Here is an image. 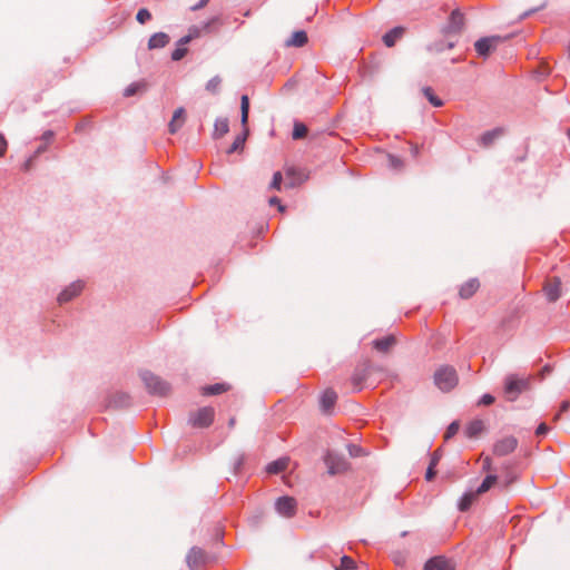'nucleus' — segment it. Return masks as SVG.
Wrapping results in <instances>:
<instances>
[{
  "mask_svg": "<svg viewBox=\"0 0 570 570\" xmlns=\"http://www.w3.org/2000/svg\"><path fill=\"white\" fill-rule=\"evenodd\" d=\"M248 112H249V99H248V96L243 95L240 98V122L243 126V131L235 137L233 144L227 149V154H234V153L243 149L246 138L248 136V128H247Z\"/></svg>",
  "mask_w": 570,
  "mask_h": 570,
  "instance_id": "f257e3e1",
  "label": "nucleus"
},
{
  "mask_svg": "<svg viewBox=\"0 0 570 570\" xmlns=\"http://www.w3.org/2000/svg\"><path fill=\"white\" fill-rule=\"evenodd\" d=\"M459 377L454 367L441 366L434 373V384L442 392H449L458 385Z\"/></svg>",
  "mask_w": 570,
  "mask_h": 570,
  "instance_id": "f03ea898",
  "label": "nucleus"
},
{
  "mask_svg": "<svg viewBox=\"0 0 570 570\" xmlns=\"http://www.w3.org/2000/svg\"><path fill=\"white\" fill-rule=\"evenodd\" d=\"M140 376L142 382L145 383L146 389L151 394L164 396L170 390L169 384L167 382H165L159 376L153 374L149 371L141 372Z\"/></svg>",
  "mask_w": 570,
  "mask_h": 570,
  "instance_id": "7ed1b4c3",
  "label": "nucleus"
},
{
  "mask_svg": "<svg viewBox=\"0 0 570 570\" xmlns=\"http://www.w3.org/2000/svg\"><path fill=\"white\" fill-rule=\"evenodd\" d=\"M529 386L528 379L508 375L504 381V393L509 401H514Z\"/></svg>",
  "mask_w": 570,
  "mask_h": 570,
  "instance_id": "20e7f679",
  "label": "nucleus"
},
{
  "mask_svg": "<svg viewBox=\"0 0 570 570\" xmlns=\"http://www.w3.org/2000/svg\"><path fill=\"white\" fill-rule=\"evenodd\" d=\"M215 411L210 406H205L190 413L188 422L194 428H207L214 421Z\"/></svg>",
  "mask_w": 570,
  "mask_h": 570,
  "instance_id": "39448f33",
  "label": "nucleus"
},
{
  "mask_svg": "<svg viewBox=\"0 0 570 570\" xmlns=\"http://www.w3.org/2000/svg\"><path fill=\"white\" fill-rule=\"evenodd\" d=\"M503 41L500 36L483 37L475 41L474 48L479 56L488 57Z\"/></svg>",
  "mask_w": 570,
  "mask_h": 570,
  "instance_id": "423d86ee",
  "label": "nucleus"
},
{
  "mask_svg": "<svg viewBox=\"0 0 570 570\" xmlns=\"http://www.w3.org/2000/svg\"><path fill=\"white\" fill-rule=\"evenodd\" d=\"M324 461L327 466V472L331 475L342 473L348 468V462L345 460V458L334 452H327Z\"/></svg>",
  "mask_w": 570,
  "mask_h": 570,
  "instance_id": "0eeeda50",
  "label": "nucleus"
},
{
  "mask_svg": "<svg viewBox=\"0 0 570 570\" xmlns=\"http://www.w3.org/2000/svg\"><path fill=\"white\" fill-rule=\"evenodd\" d=\"M464 27V14L455 9L451 12L446 24L443 27L442 32L446 36L459 35Z\"/></svg>",
  "mask_w": 570,
  "mask_h": 570,
  "instance_id": "6e6552de",
  "label": "nucleus"
},
{
  "mask_svg": "<svg viewBox=\"0 0 570 570\" xmlns=\"http://www.w3.org/2000/svg\"><path fill=\"white\" fill-rule=\"evenodd\" d=\"M373 371L372 364L366 361L362 364H360L352 375V384L355 390L361 391L364 386V383L366 382L367 377Z\"/></svg>",
  "mask_w": 570,
  "mask_h": 570,
  "instance_id": "1a4fd4ad",
  "label": "nucleus"
},
{
  "mask_svg": "<svg viewBox=\"0 0 570 570\" xmlns=\"http://www.w3.org/2000/svg\"><path fill=\"white\" fill-rule=\"evenodd\" d=\"M297 503L292 497H281L275 502V510L285 518H292L296 513Z\"/></svg>",
  "mask_w": 570,
  "mask_h": 570,
  "instance_id": "9d476101",
  "label": "nucleus"
},
{
  "mask_svg": "<svg viewBox=\"0 0 570 570\" xmlns=\"http://www.w3.org/2000/svg\"><path fill=\"white\" fill-rule=\"evenodd\" d=\"M517 446L518 440L514 436H504L494 443L493 453L498 456H504L512 453Z\"/></svg>",
  "mask_w": 570,
  "mask_h": 570,
  "instance_id": "9b49d317",
  "label": "nucleus"
},
{
  "mask_svg": "<svg viewBox=\"0 0 570 570\" xmlns=\"http://www.w3.org/2000/svg\"><path fill=\"white\" fill-rule=\"evenodd\" d=\"M83 289V283L81 281H76L67 286L61 293L58 295V302L60 304L67 303L71 301L73 297L78 296Z\"/></svg>",
  "mask_w": 570,
  "mask_h": 570,
  "instance_id": "f8f14e48",
  "label": "nucleus"
},
{
  "mask_svg": "<svg viewBox=\"0 0 570 570\" xmlns=\"http://www.w3.org/2000/svg\"><path fill=\"white\" fill-rule=\"evenodd\" d=\"M214 24H220V20L218 17H214V18L209 19L208 21L204 22L202 24V27H197V26L190 27L188 29L187 36L190 37L191 40L196 39L202 35V32H210L212 27Z\"/></svg>",
  "mask_w": 570,
  "mask_h": 570,
  "instance_id": "ddd939ff",
  "label": "nucleus"
},
{
  "mask_svg": "<svg viewBox=\"0 0 570 570\" xmlns=\"http://www.w3.org/2000/svg\"><path fill=\"white\" fill-rule=\"evenodd\" d=\"M337 400V394L332 389H326L320 400L321 409L324 413H330Z\"/></svg>",
  "mask_w": 570,
  "mask_h": 570,
  "instance_id": "4468645a",
  "label": "nucleus"
},
{
  "mask_svg": "<svg viewBox=\"0 0 570 570\" xmlns=\"http://www.w3.org/2000/svg\"><path fill=\"white\" fill-rule=\"evenodd\" d=\"M205 560V553L200 548L194 547L189 550L186 561L190 569H198Z\"/></svg>",
  "mask_w": 570,
  "mask_h": 570,
  "instance_id": "2eb2a0df",
  "label": "nucleus"
},
{
  "mask_svg": "<svg viewBox=\"0 0 570 570\" xmlns=\"http://www.w3.org/2000/svg\"><path fill=\"white\" fill-rule=\"evenodd\" d=\"M544 293L550 302H556L561 295V282L559 278H553L544 286Z\"/></svg>",
  "mask_w": 570,
  "mask_h": 570,
  "instance_id": "dca6fc26",
  "label": "nucleus"
},
{
  "mask_svg": "<svg viewBox=\"0 0 570 570\" xmlns=\"http://www.w3.org/2000/svg\"><path fill=\"white\" fill-rule=\"evenodd\" d=\"M170 41V38L165 32H156L148 40V49H160L166 47Z\"/></svg>",
  "mask_w": 570,
  "mask_h": 570,
  "instance_id": "f3484780",
  "label": "nucleus"
},
{
  "mask_svg": "<svg viewBox=\"0 0 570 570\" xmlns=\"http://www.w3.org/2000/svg\"><path fill=\"white\" fill-rule=\"evenodd\" d=\"M424 570H451L449 568V560L444 557H433L430 558L425 564Z\"/></svg>",
  "mask_w": 570,
  "mask_h": 570,
  "instance_id": "a211bd4d",
  "label": "nucleus"
},
{
  "mask_svg": "<svg viewBox=\"0 0 570 570\" xmlns=\"http://www.w3.org/2000/svg\"><path fill=\"white\" fill-rule=\"evenodd\" d=\"M396 343V340L393 335H387L382 338H377L373 341V347L379 352L386 353L393 347Z\"/></svg>",
  "mask_w": 570,
  "mask_h": 570,
  "instance_id": "6ab92c4d",
  "label": "nucleus"
},
{
  "mask_svg": "<svg viewBox=\"0 0 570 570\" xmlns=\"http://www.w3.org/2000/svg\"><path fill=\"white\" fill-rule=\"evenodd\" d=\"M404 33V28L395 27L383 36V42L386 47L391 48L395 42L401 39Z\"/></svg>",
  "mask_w": 570,
  "mask_h": 570,
  "instance_id": "aec40b11",
  "label": "nucleus"
},
{
  "mask_svg": "<svg viewBox=\"0 0 570 570\" xmlns=\"http://www.w3.org/2000/svg\"><path fill=\"white\" fill-rule=\"evenodd\" d=\"M480 284L476 278L469 279L460 287V296L462 298H470L479 288Z\"/></svg>",
  "mask_w": 570,
  "mask_h": 570,
  "instance_id": "412c9836",
  "label": "nucleus"
},
{
  "mask_svg": "<svg viewBox=\"0 0 570 570\" xmlns=\"http://www.w3.org/2000/svg\"><path fill=\"white\" fill-rule=\"evenodd\" d=\"M184 115H185L184 108H178L175 110L173 118L168 126L170 134H175L180 129V127L184 124Z\"/></svg>",
  "mask_w": 570,
  "mask_h": 570,
  "instance_id": "4be33fe9",
  "label": "nucleus"
},
{
  "mask_svg": "<svg viewBox=\"0 0 570 570\" xmlns=\"http://www.w3.org/2000/svg\"><path fill=\"white\" fill-rule=\"evenodd\" d=\"M229 130V122L227 118H217L214 124V138H222Z\"/></svg>",
  "mask_w": 570,
  "mask_h": 570,
  "instance_id": "5701e85b",
  "label": "nucleus"
},
{
  "mask_svg": "<svg viewBox=\"0 0 570 570\" xmlns=\"http://www.w3.org/2000/svg\"><path fill=\"white\" fill-rule=\"evenodd\" d=\"M288 462H289L288 458H281L276 461L268 463L266 466V471L269 474H277L287 469Z\"/></svg>",
  "mask_w": 570,
  "mask_h": 570,
  "instance_id": "b1692460",
  "label": "nucleus"
},
{
  "mask_svg": "<svg viewBox=\"0 0 570 570\" xmlns=\"http://www.w3.org/2000/svg\"><path fill=\"white\" fill-rule=\"evenodd\" d=\"M479 494L474 491V492H465L459 500L458 502V509L461 511V512H465L470 509V507L472 505V503L474 502V500L476 499Z\"/></svg>",
  "mask_w": 570,
  "mask_h": 570,
  "instance_id": "393cba45",
  "label": "nucleus"
},
{
  "mask_svg": "<svg viewBox=\"0 0 570 570\" xmlns=\"http://www.w3.org/2000/svg\"><path fill=\"white\" fill-rule=\"evenodd\" d=\"M484 430V423L482 420H473L465 428V435L468 438H475Z\"/></svg>",
  "mask_w": 570,
  "mask_h": 570,
  "instance_id": "a878e982",
  "label": "nucleus"
},
{
  "mask_svg": "<svg viewBox=\"0 0 570 570\" xmlns=\"http://www.w3.org/2000/svg\"><path fill=\"white\" fill-rule=\"evenodd\" d=\"M308 38L305 31H295L292 37L286 41L287 46L303 47L307 42Z\"/></svg>",
  "mask_w": 570,
  "mask_h": 570,
  "instance_id": "bb28decb",
  "label": "nucleus"
},
{
  "mask_svg": "<svg viewBox=\"0 0 570 570\" xmlns=\"http://www.w3.org/2000/svg\"><path fill=\"white\" fill-rule=\"evenodd\" d=\"M502 135V130L500 128H495L493 130H489L484 132L480 138V144L484 147L490 146L498 137Z\"/></svg>",
  "mask_w": 570,
  "mask_h": 570,
  "instance_id": "cd10ccee",
  "label": "nucleus"
},
{
  "mask_svg": "<svg viewBox=\"0 0 570 570\" xmlns=\"http://www.w3.org/2000/svg\"><path fill=\"white\" fill-rule=\"evenodd\" d=\"M498 481V476L494 474H489L484 478L482 483L479 485V488L475 490L478 494L485 493L489 491Z\"/></svg>",
  "mask_w": 570,
  "mask_h": 570,
  "instance_id": "c85d7f7f",
  "label": "nucleus"
},
{
  "mask_svg": "<svg viewBox=\"0 0 570 570\" xmlns=\"http://www.w3.org/2000/svg\"><path fill=\"white\" fill-rule=\"evenodd\" d=\"M226 390H227V386L225 384L216 383L213 385L204 386L202 389V393L204 395H217V394L225 392Z\"/></svg>",
  "mask_w": 570,
  "mask_h": 570,
  "instance_id": "c756f323",
  "label": "nucleus"
},
{
  "mask_svg": "<svg viewBox=\"0 0 570 570\" xmlns=\"http://www.w3.org/2000/svg\"><path fill=\"white\" fill-rule=\"evenodd\" d=\"M145 88H146L145 81L132 82L128 87H126V89L124 90V96L131 97V96L136 95L137 92L145 90Z\"/></svg>",
  "mask_w": 570,
  "mask_h": 570,
  "instance_id": "7c9ffc66",
  "label": "nucleus"
},
{
  "mask_svg": "<svg viewBox=\"0 0 570 570\" xmlns=\"http://www.w3.org/2000/svg\"><path fill=\"white\" fill-rule=\"evenodd\" d=\"M422 92L424 95V97L431 102V105H433L434 107H441L443 106V101L434 95L432 88L430 87H424L422 89Z\"/></svg>",
  "mask_w": 570,
  "mask_h": 570,
  "instance_id": "2f4dec72",
  "label": "nucleus"
},
{
  "mask_svg": "<svg viewBox=\"0 0 570 570\" xmlns=\"http://www.w3.org/2000/svg\"><path fill=\"white\" fill-rule=\"evenodd\" d=\"M355 569H356L355 561L347 556H343L341 558L340 564L335 567V570H355Z\"/></svg>",
  "mask_w": 570,
  "mask_h": 570,
  "instance_id": "473e14b6",
  "label": "nucleus"
},
{
  "mask_svg": "<svg viewBox=\"0 0 570 570\" xmlns=\"http://www.w3.org/2000/svg\"><path fill=\"white\" fill-rule=\"evenodd\" d=\"M307 134V127L302 122H295L294 129H293V138L294 139H301L304 138Z\"/></svg>",
  "mask_w": 570,
  "mask_h": 570,
  "instance_id": "72a5a7b5",
  "label": "nucleus"
},
{
  "mask_svg": "<svg viewBox=\"0 0 570 570\" xmlns=\"http://www.w3.org/2000/svg\"><path fill=\"white\" fill-rule=\"evenodd\" d=\"M220 78L218 76L213 77L208 82L206 83V89L213 94L217 92L220 86Z\"/></svg>",
  "mask_w": 570,
  "mask_h": 570,
  "instance_id": "f704fd0d",
  "label": "nucleus"
},
{
  "mask_svg": "<svg viewBox=\"0 0 570 570\" xmlns=\"http://www.w3.org/2000/svg\"><path fill=\"white\" fill-rule=\"evenodd\" d=\"M136 19L139 23L144 24L151 19V14L146 8H141L138 10Z\"/></svg>",
  "mask_w": 570,
  "mask_h": 570,
  "instance_id": "c9c22d12",
  "label": "nucleus"
},
{
  "mask_svg": "<svg viewBox=\"0 0 570 570\" xmlns=\"http://www.w3.org/2000/svg\"><path fill=\"white\" fill-rule=\"evenodd\" d=\"M459 429H460L459 423H458V422H455V421H454V422H452V423L448 426V429H446V432H445V434H444V439H445V440H450L451 438H453V436L458 433Z\"/></svg>",
  "mask_w": 570,
  "mask_h": 570,
  "instance_id": "e433bc0d",
  "label": "nucleus"
},
{
  "mask_svg": "<svg viewBox=\"0 0 570 570\" xmlns=\"http://www.w3.org/2000/svg\"><path fill=\"white\" fill-rule=\"evenodd\" d=\"M186 53H187L186 47H180L177 45L176 49L171 52V59L174 61H179L180 59H183L185 57Z\"/></svg>",
  "mask_w": 570,
  "mask_h": 570,
  "instance_id": "4c0bfd02",
  "label": "nucleus"
},
{
  "mask_svg": "<svg viewBox=\"0 0 570 570\" xmlns=\"http://www.w3.org/2000/svg\"><path fill=\"white\" fill-rule=\"evenodd\" d=\"M282 180H283L282 174L279 171H276L273 175V179H272V183H271V188L279 190L281 189Z\"/></svg>",
  "mask_w": 570,
  "mask_h": 570,
  "instance_id": "58836bf2",
  "label": "nucleus"
},
{
  "mask_svg": "<svg viewBox=\"0 0 570 570\" xmlns=\"http://www.w3.org/2000/svg\"><path fill=\"white\" fill-rule=\"evenodd\" d=\"M389 165L394 169H400L403 166V163L399 157L389 155Z\"/></svg>",
  "mask_w": 570,
  "mask_h": 570,
  "instance_id": "ea45409f",
  "label": "nucleus"
},
{
  "mask_svg": "<svg viewBox=\"0 0 570 570\" xmlns=\"http://www.w3.org/2000/svg\"><path fill=\"white\" fill-rule=\"evenodd\" d=\"M570 410V401H563L560 405L559 412L556 413L553 420L557 421L560 419L562 413H566Z\"/></svg>",
  "mask_w": 570,
  "mask_h": 570,
  "instance_id": "a19ab883",
  "label": "nucleus"
},
{
  "mask_svg": "<svg viewBox=\"0 0 570 570\" xmlns=\"http://www.w3.org/2000/svg\"><path fill=\"white\" fill-rule=\"evenodd\" d=\"M347 450L351 456L356 458L362 454V449L358 445L355 444H348Z\"/></svg>",
  "mask_w": 570,
  "mask_h": 570,
  "instance_id": "79ce46f5",
  "label": "nucleus"
},
{
  "mask_svg": "<svg viewBox=\"0 0 570 570\" xmlns=\"http://www.w3.org/2000/svg\"><path fill=\"white\" fill-rule=\"evenodd\" d=\"M494 402V397L491 394H484L479 401V405H491Z\"/></svg>",
  "mask_w": 570,
  "mask_h": 570,
  "instance_id": "37998d69",
  "label": "nucleus"
},
{
  "mask_svg": "<svg viewBox=\"0 0 570 570\" xmlns=\"http://www.w3.org/2000/svg\"><path fill=\"white\" fill-rule=\"evenodd\" d=\"M548 431H549V426L546 423H541V424H539V426L535 430V435L543 436L548 433Z\"/></svg>",
  "mask_w": 570,
  "mask_h": 570,
  "instance_id": "c03bdc74",
  "label": "nucleus"
},
{
  "mask_svg": "<svg viewBox=\"0 0 570 570\" xmlns=\"http://www.w3.org/2000/svg\"><path fill=\"white\" fill-rule=\"evenodd\" d=\"M116 405L125 406L129 404V397L126 394L118 395V400L115 401Z\"/></svg>",
  "mask_w": 570,
  "mask_h": 570,
  "instance_id": "a18cd8bd",
  "label": "nucleus"
},
{
  "mask_svg": "<svg viewBox=\"0 0 570 570\" xmlns=\"http://www.w3.org/2000/svg\"><path fill=\"white\" fill-rule=\"evenodd\" d=\"M8 142L6 138L0 134V157H2L7 151Z\"/></svg>",
  "mask_w": 570,
  "mask_h": 570,
  "instance_id": "49530a36",
  "label": "nucleus"
},
{
  "mask_svg": "<svg viewBox=\"0 0 570 570\" xmlns=\"http://www.w3.org/2000/svg\"><path fill=\"white\" fill-rule=\"evenodd\" d=\"M440 459H441L440 450L434 451L432 456H431L430 465L436 466V464L439 463Z\"/></svg>",
  "mask_w": 570,
  "mask_h": 570,
  "instance_id": "de8ad7c7",
  "label": "nucleus"
},
{
  "mask_svg": "<svg viewBox=\"0 0 570 570\" xmlns=\"http://www.w3.org/2000/svg\"><path fill=\"white\" fill-rule=\"evenodd\" d=\"M244 463V455H238L234 461V470L237 473Z\"/></svg>",
  "mask_w": 570,
  "mask_h": 570,
  "instance_id": "09e8293b",
  "label": "nucleus"
},
{
  "mask_svg": "<svg viewBox=\"0 0 570 570\" xmlns=\"http://www.w3.org/2000/svg\"><path fill=\"white\" fill-rule=\"evenodd\" d=\"M435 475V466L429 465L425 472V479L431 481Z\"/></svg>",
  "mask_w": 570,
  "mask_h": 570,
  "instance_id": "8fccbe9b",
  "label": "nucleus"
},
{
  "mask_svg": "<svg viewBox=\"0 0 570 570\" xmlns=\"http://www.w3.org/2000/svg\"><path fill=\"white\" fill-rule=\"evenodd\" d=\"M209 2V0H199V2H197L196 4L191 6L190 7V10L191 11H197V10H200L203 9L205 6H207V3Z\"/></svg>",
  "mask_w": 570,
  "mask_h": 570,
  "instance_id": "3c124183",
  "label": "nucleus"
},
{
  "mask_svg": "<svg viewBox=\"0 0 570 570\" xmlns=\"http://www.w3.org/2000/svg\"><path fill=\"white\" fill-rule=\"evenodd\" d=\"M269 204H271V205H277V206H278V209H279L281 212H284V209H285V207L281 204L279 198H277V197H272V198L269 199Z\"/></svg>",
  "mask_w": 570,
  "mask_h": 570,
  "instance_id": "603ef678",
  "label": "nucleus"
},
{
  "mask_svg": "<svg viewBox=\"0 0 570 570\" xmlns=\"http://www.w3.org/2000/svg\"><path fill=\"white\" fill-rule=\"evenodd\" d=\"M191 41L190 37H188L187 35L181 37L177 45L180 46V47H185L187 43H189Z\"/></svg>",
  "mask_w": 570,
  "mask_h": 570,
  "instance_id": "864d4df0",
  "label": "nucleus"
},
{
  "mask_svg": "<svg viewBox=\"0 0 570 570\" xmlns=\"http://www.w3.org/2000/svg\"><path fill=\"white\" fill-rule=\"evenodd\" d=\"M53 137V132L51 130H47L43 132L42 135V140H45L46 142H49Z\"/></svg>",
  "mask_w": 570,
  "mask_h": 570,
  "instance_id": "5fc2aeb1",
  "label": "nucleus"
},
{
  "mask_svg": "<svg viewBox=\"0 0 570 570\" xmlns=\"http://www.w3.org/2000/svg\"><path fill=\"white\" fill-rule=\"evenodd\" d=\"M491 469V460L487 458L483 462V470H490Z\"/></svg>",
  "mask_w": 570,
  "mask_h": 570,
  "instance_id": "6e6d98bb",
  "label": "nucleus"
},
{
  "mask_svg": "<svg viewBox=\"0 0 570 570\" xmlns=\"http://www.w3.org/2000/svg\"><path fill=\"white\" fill-rule=\"evenodd\" d=\"M45 150H46V146L45 145L43 146H39L37 151H36V154L38 155V154H40V153H42Z\"/></svg>",
  "mask_w": 570,
  "mask_h": 570,
  "instance_id": "4d7b16f0",
  "label": "nucleus"
},
{
  "mask_svg": "<svg viewBox=\"0 0 570 570\" xmlns=\"http://www.w3.org/2000/svg\"><path fill=\"white\" fill-rule=\"evenodd\" d=\"M293 174H294V168H288V169L286 170V175H287V176H291V175H293Z\"/></svg>",
  "mask_w": 570,
  "mask_h": 570,
  "instance_id": "13d9d810",
  "label": "nucleus"
},
{
  "mask_svg": "<svg viewBox=\"0 0 570 570\" xmlns=\"http://www.w3.org/2000/svg\"><path fill=\"white\" fill-rule=\"evenodd\" d=\"M453 47H454V42H449V43L446 45V49H452Z\"/></svg>",
  "mask_w": 570,
  "mask_h": 570,
  "instance_id": "bf43d9fd",
  "label": "nucleus"
},
{
  "mask_svg": "<svg viewBox=\"0 0 570 570\" xmlns=\"http://www.w3.org/2000/svg\"><path fill=\"white\" fill-rule=\"evenodd\" d=\"M234 424H235V419H234V417H232V419L229 420V426H234Z\"/></svg>",
  "mask_w": 570,
  "mask_h": 570,
  "instance_id": "052dcab7",
  "label": "nucleus"
},
{
  "mask_svg": "<svg viewBox=\"0 0 570 570\" xmlns=\"http://www.w3.org/2000/svg\"><path fill=\"white\" fill-rule=\"evenodd\" d=\"M512 481H513V479H512V478L508 479V480L505 481V484H504V485H505V487H508Z\"/></svg>",
  "mask_w": 570,
  "mask_h": 570,
  "instance_id": "680f3d73",
  "label": "nucleus"
},
{
  "mask_svg": "<svg viewBox=\"0 0 570 570\" xmlns=\"http://www.w3.org/2000/svg\"><path fill=\"white\" fill-rule=\"evenodd\" d=\"M568 53H569V57H570V43H569V47H568Z\"/></svg>",
  "mask_w": 570,
  "mask_h": 570,
  "instance_id": "e2e57ef3",
  "label": "nucleus"
},
{
  "mask_svg": "<svg viewBox=\"0 0 570 570\" xmlns=\"http://www.w3.org/2000/svg\"><path fill=\"white\" fill-rule=\"evenodd\" d=\"M567 134H568V137H569V139H570V128L568 129V132H567Z\"/></svg>",
  "mask_w": 570,
  "mask_h": 570,
  "instance_id": "0e129e2a",
  "label": "nucleus"
}]
</instances>
